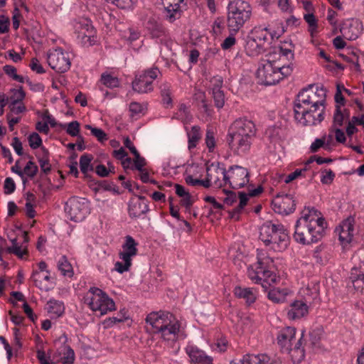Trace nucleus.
<instances>
[{
    "mask_svg": "<svg viewBox=\"0 0 364 364\" xmlns=\"http://www.w3.org/2000/svg\"><path fill=\"white\" fill-rule=\"evenodd\" d=\"M234 294L237 298H242L245 299V301L248 305L253 304L256 300V296L250 288L236 287L234 289Z\"/></svg>",
    "mask_w": 364,
    "mask_h": 364,
    "instance_id": "obj_36",
    "label": "nucleus"
},
{
    "mask_svg": "<svg viewBox=\"0 0 364 364\" xmlns=\"http://www.w3.org/2000/svg\"><path fill=\"white\" fill-rule=\"evenodd\" d=\"M146 28L152 38H161L166 35V29L161 23H158L153 18L147 21Z\"/></svg>",
    "mask_w": 364,
    "mask_h": 364,
    "instance_id": "obj_35",
    "label": "nucleus"
},
{
    "mask_svg": "<svg viewBox=\"0 0 364 364\" xmlns=\"http://www.w3.org/2000/svg\"><path fill=\"white\" fill-rule=\"evenodd\" d=\"M279 65L274 60H264L257 70V77L261 84L272 85L279 82Z\"/></svg>",
    "mask_w": 364,
    "mask_h": 364,
    "instance_id": "obj_7",
    "label": "nucleus"
},
{
    "mask_svg": "<svg viewBox=\"0 0 364 364\" xmlns=\"http://www.w3.org/2000/svg\"><path fill=\"white\" fill-rule=\"evenodd\" d=\"M257 129L254 122L247 118L236 119L230 127L228 134L241 136L255 137Z\"/></svg>",
    "mask_w": 364,
    "mask_h": 364,
    "instance_id": "obj_15",
    "label": "nucleus"
},
{
    "mask_svg": "<svg viewBox=\"0 0 364 364\" xmlns=\"http://www.w3.org/2000/svg\"><path fill=\"white\" fill-rule=\"evenodd\" d=\"M160 71L157 68H152L135 75L132 86L134 91L144 94L154 90L153 82L157 78Z\"/></svg>",
    "mask_w": 364,
    "mask_h": 364,
    "instance_id": "obj_6",
    "label": "nucleus"
},
{
    "mask_svg": "<svg viewBox=\"0 0 364 364\" xmlns=\"http://www.w3.org/2000/svg\"><path fill=\"white\" fill-rule=\"evenodd\" d=\"M48 313L54 314L58 317L60 316L64 313L65 307L63 303L61 301L50 299L48 302Z\"/></svg>",
    "mask_w": 364,
    "mask_h": 364,
    "instance_id": "obj_44",
    "label": "nucleus"
},
{
    "mask_svg": "<svg viewBox=\"0 0 364 364\" xmlns=\"http://www.w3.org/2000/svg\"><path fill=\"white\" fill-rule=\"evenodd\" d=\"M100 82L105 86L111 89L118 87L120 85V81L117 77L107 73L102 74Z\"/></svg>",
    "mask_w": 364,
    "mask_h": 364,
    "instance_id": "obj_43",
    "label": "nucleus"
},
{
    "mask_svg": "<svg viewBox=\"0 0 364 364\" xmlns=\"http://www.w3.org/2000/svg\"><path fill=\"white\" fill-rule=\"evenodd\" d=\"M58 269L64 276L72 277L73 276V269L71 264L68 262L65 256H63L58 262Z\"/></svg>",
    "mask_w": 364,
    "mask_h": 364,
    "instance_id": "obj_45",
    "label": "nucleus"
},
{
    "mask_svg": "<svg viewBox=\"0 0 364 364\" xmlns=\"http://www.w3.org/2000/svg\"><path fill=\"white\" fill-rule=\"evenodd\" d=\"M278 239L277 245L279 248L284 249L288 245L289 236L287 230L283 227L282 231H279L278 233Z\"/></svg>",
    "mask_w": 364,
    "mask_h": 364,
    "instance_id": "obj_53",
    "label": "nucleus"
},
{
    "mask_svg": "<svg viewBox=\"0 0 364 364\" xmlns=\"http://www.w3.org/2000/svg\"><path fill=\"white\" fill-rule=\"evenodd\" d=\"M303 300H295L290 304V309L288 310L287 316L289 319L295 320L301 318L308 314L309 304H311L318 296V292H314L306 288L303 290Z\"/></svg>",
    "mask_w": 364,
    "mask_h": 364,
    "instance_id": "obj_5",
    "label": "nucleus"
},
{
    "mask_svg": "<svg viewBox=\"0 0 364 364\" xmlns=\"http://www.w3.org/2000/svg\"><path fill=\"white\" fill-rule=\"evenodd\" d=\"M230 34L227 37L221 44V47L223 50H228L232 48L236 43V39L235 34L236 33L230 32Z\"/></svg>",
    "mask_w": 364,
    "mask_h": 364,
    "instance_id": "obj_64",
    "label": "nucleus"
},
{
    "mask_svg": "<svg viewBox=\"0 0 364 364\" xmlns=\"http://www.w3.org/2000/svg\"><path fill=\"white\" fill-rule=\"evenodd\" d=\"M326 90L323 87H317L316 91L313 90L312 93V105L316 109V107H325L324 103L326 102Z\"/></svg>",
    "mask_w": 364,
    "mask_h": 364,
    "instance_id": "obj_37",
    "label": "nucleus"
},
{
    "mask_svg": "<svg viewBox=\"0 0 364 364\" xmlns=\"http://www.w3.org/2000/svg\"><path fill=\"white\" fill-rule=\"evenodd\" d=\"M84 302L93 311H100V315L115 310L114 301L105 292L97 287L90 289L84 297Z\"/></svg>",
    "mask_w": 364,
    "mask_h": 364,
    "instance_id": "obj_4",
    "label": "nucleus"
},
{
    "mask_svg": "<svg viewBox=\"0 0 364 364\" xmlns=\"http://www.w3.org/2000/svg\"><path fill=\"white\" fill-rule=\"evenodd\" d=\"M93 159L92 154H85L80 158V168L81 172L84 174L85 178H90L91 176L88 173L89 171L94 170L93 165L91 164Z\"/></svg>",
    "mask_w": 364,
    "mask_h": 364,
    "instance_id": "obj_34",
    "label": "nucleus"
},
{
    "mask_svg": "<svg viewBox=\"0 0 364 364\" xmlns=\"http://www.w3.org/2000/svg\"><path fill=\"white\" fill-rule=\"evenodd\" d=\"M41 150L42 151V156L38 157V161L42 172L45 174H48L51 171V165L49 160V151L44 146H42Z\"/></svg>",
    "mask_w": 364,
    "mask_h": 364,
    "instance_id": "obj_39",
    "label": "nucleus"
},
{
    "mask_svg": "<svg viewBox=\"0 0 364 364\" xmlns=\"http://www.w3.org/2000/svg\"><path fill=\"white\" fill-rule=\"evenodd\" d=\"M166 12V17L170 22L181 17V10L180 4L183 0H161Z\"/></svg>",
    "mask_w": 364,
    "mask_h": 364,
    "instance_id": "obj_23",
    "label": "nucleus"
},
{
    "mask_svg": "<svg viewBox=\"0 0 364 364\" xmlns=\"http://www.w3.org/2000/svg\"><path fill=\"white\" fill-rule=\"evenodd\" d=\"M38 166L31 160H30L24 167L23 172V176L26 175L28 177L33 178L38 173Z\"/></svg>",
    "mask_w": 364,
    "mask_h": 364,
    "instance_id": "obj_51",
    "label": "nucleus"
},
{
    "mask_svg": "<svg viewBox=\"0 0 364 364\" xmlns=\"http://www.w3.org/2000/svg\"><path fill=\"white\" fill-rule=\"evenodd\" d=\"M212 95L216 107L220 109L225 104V95L223 90L212 91Z\"/></svg>",
    "mask_w": 364,
    "mask_h": 364,
    "instance_id": "obj_52",
    "label": "nucleus"
},
{
    "mask_svg": "<svg viewBox=\"0 0 364 364\" xmlns=\"http://www.w3.org/2000/svg\"><path fill=\"white\" fill-rule=\"evenodd\" d=\"M85 127L90 130L92 135L96 137L100 142L103 143L108 139L107 134L102 129L93 127L90 124H86Z\"/></svg>",
    "mask_w": 364,
    "mask_h": 364,
    "instance_id": "obj_49",
    "label": "nucleus"
},
{
    "mask_svg": "<svg viewBox=\"0 0 364 364\" xmlns=\"http://www.w3.org/2000/svg\"><path fill=\"white\" fill-rule=\"evenodd\" d=\"M206 175L208 179L216 188H221L225 185V176L227 171L225 168H220V164H211L206 167Z\"/></svg>",
    "mask_w": 364,
    "mask_h": 364,
    "instance_id": "obj_17",
    "label": "nucleus"
},
{
    "mask_svg": "<svg viewBox=\"0 0 364 364\" xmlns=\"http://www.w3.org/2000/svg\"><path fill=\"white\" fill-rule=\"evenodd\" d=\"M296 328L294 327H286L281 329L277 335V343L284 351L289 346H293L296 340Z\"/></svg>",
    "mask_w": 364,
    "mask_h": 364,
    "instance_id": "obj_22",
    "label": "nucleus"
},
{
    "mask_svg": "<svg viewBox=\"0 0 364 364\" xmlns=\"http://www.w3.org/2000/svg\"><path fill=\"white\" fill-rule=\"evenodd\" d=\"M231 364H280V362L272 360L267 354H246L238 363Z\"/></svg>",
    "mask_w": 364,
    "mask_h": 364,
    "instance_id": "obj_24",
    "label": "nucleus"
},
{
    "mask_svg": "<svg viewBox=\"0 0 364 364\" xmlns=\"http://www.w3.org/2000/svg\"><path fill=\"white\" fill-rule=\"evenodd\" d=\"M48 63L57 73H63L70 67V60L67 53L63 49L58 48L48 54Z\"/></svg>",
    "mask_w": 364,
    "mask_h": 364,
    "instance_id": "obj_12",
    "label": "nucleus"
},
{
    "mask_svg": "<svg viewBox=\"0 0 364 364\" xmlns=\"http://www.w3.org/2000/svg\"><path fill=\"white\" fill-rule=\"evenodd\" d=\"M138 243L130 235L125 237V242L122 245V252L119 254V258H124L132 261V257L137 255L136 246Z\"/></svg>",
    "mask_w": 364,
    "mask_h": 364,
    "instance_id": "obj_27",
    "label": "nucleus"
},
{
    "mask_svg": "<svg viewBox=\"0 0 364 364\" xmlns=\"http://www.w3.org/2000/svg\"><path fill=\"white\" fill-rule=\"evenodd\" d=\"M313 87L314 85H309L299 92L295 100L294 107V112H296V114L299 115L301 114L302 116L307 117L306 122H308L309 124L314 123V118H311V116L308 115L307 109L308 107H311V105H312Z\"/></svg>",
    "mask_w": 364,
    "mask_h": 364,
    "instance_id": "obj_8",
    "label": "nucleus"
},
{
    "mask_svg": "<svg viewBox=\"0 0 364 364\" xmlns=\"http://www.w3.org/2000/svg\"><path fill=\"white\" fill-rule=\"evenodd\" d=\"M308 115L311 116V118H314V123L309 124L307 120V117L302 116L301 114L299 115L296 114V112H294V119L296 121H297L299 123L302 124L303 126H314L316 125L317 124L321 123L323 119H324V111L325 107H316V109L314 107H308Z\"/></svg>",
    "mask_w": 364,
    "mask_h": 364,
    "instance_id": "obj_21",
    "label": "nucleus"
},
{
    "mask_svg": "<svg viewBox=\"0 0 364 364\" xmlns=\"http://www.w3.org/2000/svg\"><path fill=\"white\" fill-rule=\"evenodd\" d=\"M272 209L275 213L282 215H289L296 208L294 196L290 193H279L272 201Z\"/></svg>",
    "mask_w": 364,
    "mask_h": 364,
    "instance_id": "obj_11",
    "label": "nucleus"
},
{
    "mask_svg": "<svg viewBox=\"0 0 364 364\" xmlns=\"http://www.w3.org/2000/svg\"><path fill=\"white\" fill-rule=\"evenodd\" d=\"M175 188L176 195L182 198L180 201V204L185 207L187 211H190L191 206L195 202L192 196L185 189L183 186L180 184L176 183Z\"/></svg>",
    "mask_w": 364,
    "mask_h": 364,
    "instance_id": "obj_32",
    "label": "nucleus"
},
{
    "mask_svg": "<svg viewBox=\"0 0 364 364\" xmlns=\"http://www.w3.org/2000/svg\"><path fill=\"white\" fill-rule=\"evenodd\" d=\"M227 26L230 32L237 33L252 16L250 4L244 0H232L228 5Z\"/></svg>",
    "mask_w": 364,
    "mask_h": 364,
    "instance_id": "obj_3",
    "label": "nucleus"
},
{
    "mask_svg": "<svg viewBox=\"0 0 364 364\" xmlns=\"http://www.w3.org/2000/svg\"><path fill=\"white\" fill-rule=\"evenodd\" d=\"M277 61V65H279L278 74H279V81L284 77H287L291 75L294 70L293 64L291 63L287 65H285L282 62V58H279Z\"/></svg>",
    "mask_w": 364,
    "mask_h": 364,
    "instance_id": "obj_48",
    "label": "nucleus"
},
{
    "mask_svg": "<svg viewBox=\"0 0 364 364\" xmlns=\"http://www.w3.org/2000/svg\"><path fill=\"white\" fill-rule=\"evenodd\" d=\"M362 31L361 24L358 20L348 19L345 21L341 28L340 32L342 36L349 40L354 41L357 39Z\"/></svg>",
    "mask_w": 364,
    "mask_h": 364,
    "instance_id": "obj_18",
    "label": "nucleus"
},
{
    "mask_svg": "<svg viewBox=\"0 0 364 364\" xmlns=\"http://www.w3.org/2000/svg\"><path fill=\"white\" fill-rule=\"evenodd\" d=\"M163 105L168 108L172 105L171 91L169 85L164 83L160 87Z\"/></svg>",
    "mask_w": 364,
    "mask_h": 364,
    "instance_id": "obj_47",
    "label": "nucleus"
},
{
    "mask_svg": "<svg viewBox=\"0 0 364 364\" xmlns=\"http://www.w3.org/2000/svg\"><path fill=\"white\" fill-rule=\"evenodd\" d=\"M129 214L132 218H137L149 211L147 201L144 196L132 198L129 203Z\"/></svg>",
    "mask_w": 364,
    "mask_h": 364,
    "instance_id": "obj_19",
    "label": "nucleus"
},
{
    "mask_svg": "<svg viewBox=\"0 0 364 364\" xmlns=\"http://www.w3.org/2000/svg\"><path fill=\"white\" fill-rule=\"evenodd\" d=\"M303 336L298 339L293 346H289L284 352L289 353L292 361L295 363H300L305 356V350L303 346Z\"/></svg>",
    "mask_w": 364,
    "mask_h": 364,
    "instance_id": "obj_26",
    "label": "nucleus"
},
{
    "mask_svg": "<svg viewBox=\"0 0 364 364\" xmlns=\"http://www.w3.org/2000/svg\"><path fill=\"white\" fill-rule=\"evenodd\" d=\"M179 322L174 318V321L171 322V324L166 326L159 331L161 334V337L166 341H174L178 338V333L180 329Z\"/></svg>",
    "mask_w": 364,
    "mask_h": 364,
    "instance_id": "obj_30",
    "label": "nucleus"
},
{
    "mask_svg": "<svg viewBox=\"0 0 364 364\" xmlns=\"http://www.w3.org/2000/svg\"><path fill=\"white\" fill-rule=\"evenodd\" d=\"M255 137L241 136L228 134L226 141L230 148L237 155L247 153Z\"/></svg>",
    "mask_w": 364,
    "mask_h": 364,
    "instance_id": "obj_16",
    "label": "nucleus"
},
{
    "mask_svg": "<svg viewBox=\"0 0 364 364\" xmlns=\"http://www.w3.org/2000/svg\"><path fill=\"white\" fill-rule=\"evenodd\" d=\"M344 119V114L342 113L341 107L339 105H336V112L333 116V124L335 126L341 127Z\"/></svg>",
    "mask_w": 364,
    "mask_h": 364,
    "instance_id": "obj_62",
    "label": "nucleus"
},
{
    "mask_svg": "<svg viewBox=\"0 0 364 364\" xmlns=\"http://www.w3.org/2000/svg\"><path fill=\"white\" fill-rule=\"evenodd\" d=\"M75 28L77 38L84 46H90L96 43V31L87 20L77 22Z\"/></svg>",
    "mask_w": 364,
    "mask_h": 364,
    "instance_id": "obj_14",
    "label": "nucleus"
},
{
    "mask_svg": "<svg viewBox=\"0 0 364 364\" xmlns=\"http://www.w3.org/2000/svg\"><path fill=\"white\" fill-rule=\"evenodd\" d=\"M355 220L353 217H348L340 225L339 240L343 245L349 244L354 235Z\"/></svg>",
    "mask_w": 364,
    "mask_h": 364,
    "instance_id": "obj_20",
    "label": "nucleus"
},
{
    "mask_svg": "<svg viewBox=\"0 0 364 364\" xmlns=\"http://www.w3.org/2000/svg\"><path fill=\"white\" fill-rule=\"evenodd\" d=\"M66 132L71 136H79L80 123L77 121H73L67 126Z\"/></svg>",
    "mask_w": 364,
    "mask_h": 364,
    "instance_id": "obj_60",
    "label": "nucleus"
},
{
    "mask_svg": "<svg viewBox=\"0 0 364 364\" xmlns=\"http://www.w3.org/2000/svg\"><path fill=\"white\" fill-rule=\"evenodd\" d=\"M13 95L11 96V102H23V100L26 97V93L23 90L22 87H20L18 90H13Z\"/></svg>",
    "mask_w": 364,
    "mask_h": 364,
    "instance_id": "obj_61",
    "label": "nucleus"
},
{
    "mask_svg": "<svg viewBox=\"0 0 364 364\" xmlns=\"http://www.w3.org/2000/svg\"><path fill=\"white\" fill-rule=\"evenodd\" d=\"M175 316L168 311H153L147 315L146 322L153 328V333H158L163 328L171 324Z\"/></svg>",
    "mask_w": 364,
    "mask_h": 364,
    "instance_id": "obj_13",
    "label": "nucleus"
},
{
    "mask_svg": "<svg viewBox=\"0 0 364 364\" xmlns=\"http://www.w3.org/2000/svg\"><path fill=\"white\" fill-rule=\"evenodd\" d=\"M288 294V289L279 288L270 289L268 292V298L275 303L283 302Z\"/></svg>",
    "mask_w": 364,
    "mask_h": 364,
    "instance_id": "obj_41",
    "label": "nucleus"
},
{
    "mask_svg": "<svg viewBox=\"0 0 364 364\" xmlns=\"http://www.w3.org/2000/svg\"><path fill=\"white\" fill-rule=\"evenodd\" d=\"M321 174V182L323 184H331L335 178V173L331 169H323Z\"/></svg>",
    "mask_w": 364,
    "mask_h": 364,
    "instance_id": "obj_56",
    "label": "nucleus"
},
{
    "mask_svg": "<svg viewBox=\"0 0 364 364\" xmlns=\"http://www.w3.org/2000/svg\"><path fill=\"white\" fill-rule=\"evenodd\" d=\"M28 142L31 148L36 149L41 146L42 139L38 133L33 132L28 136Z\"/></svg>",
    "mask_w": 364,
    "mask_h": 364,
    "instance_id": "obj_58",
    "label": "nucleus"
},
{
    "mask_svg": "<svg viewBox=\"0 0 364 364\" xmlns=\"http://www.w3.org/2000/svg\"><path fill=\"white\" fill-rule=\"evenodd\" d=\"M250 34L259 42H262V45L264 46L269 43L274 37L267 28H262L261 26H255Z\"/></svg>",
    "mask_w": 364,
    "mask_h": 364,
    "instance_id": "obj_29",
    "label": "nucleus"
},
{
    "mask_svg": "<svg viewBox=\"0 0 364 364\" xmlns=\"http://www.w3.org/2000/svg\"><path fill=\"white\" fill-rule=\"evenodd\" d=\"M124 261V264L120 262H117L114 264V269L119 273H123L124 272L129 271L130 267L132 266V261L128 260L124 258H120Z\"/></svg>",
    "mask_w": 364,
    "mask_h": 364,
    "instance_id": "obj_59",
    "label": "nucleus"
},
{
    "mask_svg": "<svg viewBox=\"0 0 364 364\" xmlns=\"http://www.w3.org/2000/svg\"><path fill=\"white\" fill-rule=\"evenodd\" d=\"M6 252L9 254H14L18 258L22 259L23 255H28L27 248L25 247L23 250L20 246H11L6 249Z\"/></svg>",
    "mask_w": 364,
    "mask_h": 364,
    "instance_id": "obj_57",
    "label": "nucleus"
},
{
    "mask_svg": "<svg viewBox=\"0 0 364 364\" xmlns=\"http://www.w3.org/2000/svg\"><path fill=\"white\" fill-rule=\"evenodd\" d=\"M3 70L4 73L9 77H11L13 80H16L19 82H23L24 78L16 73V68L10 65H6L3 67Z\"/></svg>",
    "mask_w": 364,
    "mask_h": 364,
    "instance_id": "obj_50",
    "label": "nucleus"
},
{
    "mask_svg": "<svg viewBox=\"0 0 364 364\" xmlns=\"http://www.w3.org/2000/svg\"><path fill=\"white\" fill-rule=\"evenodd\" d=\"M262 42H259L255 38L249 34L247 36L246 44L245 46V52L249 56H257L261 53H263L266 48L264 45L261 44Z\"/></svg>",
    "mask_w": 364,
    "mask_h": 364,
    "instance_id": "obj_28",
    "label": "nucleus"
},
{
    "mask_svg": "<svg viewBox=\"0 0 364 364\" xmlns=\"http://www.w3.org/2000/svg\"><path fill=\"white\" fill-rule=\"evenodd\" d=\"M274 260L264 255H258L257 262L254 266L247 269L249 278L256 284H260L264 291H267L276 283L277 276L273 272Z\"/></svg>",
    "mask_w": 364,
    "mask_h": 364,
    "instance_id": "obj_2",
    "label": "nucleus"
},
{
    "mask_svg": "<svg viewBox=\"0 0 364 364\" xmlns=\"http://www.w3.org/2000/svg\"><path fill=\"white\" fill-rule=\"evenodd\" d=\"M188 149H191L197 146L198 141L201 137L200 128L198 126H193L191 132L188 134Z\"/></svg>",
    "mask_w": 364,
    "mask_h": 364,
    "instance_id": "obj_46",
    "label": "nucleus"
},
{
    "mask_svg": "<svg viewBox=\"0 0 364 364\" xmlns=\"http://www.w3.org/2000/svg\"><path fill=\"white\" fill-rule=\"evenodd\" d=\"M277 225L273 224L272 222H267L264 223L260 229H259V239L265 244V245L268 246L271 244V240L272 238V235L277 230Z\"/></svg>",
    "mask_w": 364,
    "mask_h": 364,
    "instance_id": "obj_31",
    "label": "nucleus"
},
{
    "mask_svg": "<svg viewBox=\"0 0 364 364\" xmlns=\"http://www.w3.org/2000/svg\"><path fill=\"white\" fill-rule=\"evenodd\" d=\"M240 203L234 208L232 211H230V217L235 220H239L240 214L242 212L244 207L247 205L248 201V197L246 193L243 192L239 193Z\"/></svg>",
    "mask_w": 364,
    "mask_h": 364,
    "instance_id": "obj_40",
    "label": "nucleus"
},
{
    "mask_svg": "<svg viewBox=\"0 0 364 364\" xmlns=\"http://www.w3.org/2000/svg\"><path fill=\"white\" fill-rule=\"evenodd\" d=\"M75 360L73 350L68 346H64L60 350L55 353L50 360L51 363L61 362L63 364H73Z\"/></svg>",
    "mask_w": 364,
    "mask_h": 364,
    "instance_id": "obj_25",
    "label": "nucleus"
},
{
    "mask_svg": "<svg viewBox=\"0 0 364 364\" xmlns=\"http://www.w3.org/2000/svg\"><path fill=\"white\" fill-rule=\"evenodd\" d=\"M47 274L45 275L43 277L41 278L40 277V272L38 270H33L32 275H31V280L34 283L35 286L39 288L41 290H46L47 291L48 289V287L44 284L45 282H49L50 280V272L49 271L46 270Z\"/></svg>",
    "mask_w": 364,
    "mask_h": 364,
    "instance_id": "obj_38",
    "label": "nucleus"
},
{
    "mask_svg": "<svg viewBox=\"0 0 364 364\" xmlns=\"http://www.w3.org/2000/svg\"><path fill=\"white\" fill-rule=\"evenodd\" d=\"M196 100H200L201 109H203V112H205L208 116L211 115L212 109H210L209 105L207 103L205 99V93L203 92H200L196 94Z\"/></svg>",
    "mask_w": 364,
    "mask_h": 364,
    "instance_id": "obj_55",
    "label": "nucleus"
},
{
    "mask_svg": "<svg viewBox=\"0 0 364 364\" xmlns=\"http://www.w3.org/2000/svg\"><path fill=\"white\" fill-rule=\"evenodd\" d=\"M65 210L71 220H82L88 212L87 201L84 198L72 197L65 203Z\"/></svg>",
    "mask_w": 364,
    "mask_h": 364,
    "instance_id": "obj_10",
    "label": "nucleus"
},
{
    "mask_svg": "<svg viewBox=\"0 0 364 364\" xmlns=\"http://www.w3.org/2000/svg\"><path fill=\"white\" fill-rule=\"evenodd\" d=\"M188 355L195 364H213V359L197 348H191Z\"/></svg>",
    "mask_w": 364,
    "mask_h": 364,
    "instance_id": "obj_33",
    "label": "nucleus"
},
{
    "mask_svg": "<svg viewBox=\"0 0 364 364\" xmlns=\"http://www.w3.org/2000/svg\"><path fill=\"white\" fill-rule=\"evenodd\" d=\"M249 176L247 168L240 166H231L225 176V185L228 184L232 189L241 188L249 182Z\"/></svg>",
    "mask_w": 364,
    "mask_h": 364,
    "instance_id": "obj_9",
    "label": "nucleus"
},
{
    "mask_svg": "<svg viewBox=\"0 0 364 364\" xmlns=\"http://www.w3.org/2000/svg\"><path fill=\"white\" fill-rule=\"evenodd\" d=\"M127 311L125 310V309H123L119 311V312L117 314L116 316L109 317L106 318L103 321L105 327L110 328L115 323L124 322L129 318L127 316Z\"/></svg>",
    "mask_w": 364,
    "mask_h": 364,
    "instance_id": "obj_42",
    "label": "nucleus"
},
{
    "mask_svg": "<svg viewBox=\"0 0 364 364\" xmlns=\"http://www.w3.org/2000/svg\"><path fill=\"white\" fill-rule=\"evenodd\" d=\"M326 223L321 213L314 208H305L295 225L294 239L301 245L319 241L323 236Z\"/></svg>",
    "mask_w": 364,
    "mask_h": 364,
    "instance_id": "obj_1",
    "label": "nucleus"
},
{
    "mask_svg": "<svg viewBox=\"0 0 364 364\" xmlns=\"http://www.w3.org/2000/svg\"><path fill=\"white\" fill-rule=\"evenodd\" d=\"M205 144H206L207 147L209 149V151L210 152L213 151L215 146V139L214 132L210 129H208L206 130Z\"/></svg>",
    "mask_w": 364,
    "mask_h": 364,
    "instance_id": "obj_54",
    "label": "nucleus"
},
{
    "mask_svg": "<svg viewBox=\"0 0 364 364\" xmlns=\"http://www.w3.org/2000/svg\"><path fill=\"white\" fill-rule=\"evenodd\" d=\"M10 111L16 114L26 111V108L23 102H11L9 105Z\"/></svg>",
    "mask_w": 364,
    "mask_h": 364,
    "instance_id": "obj_63",
    "label": "nucleus"
}]
</instances>
